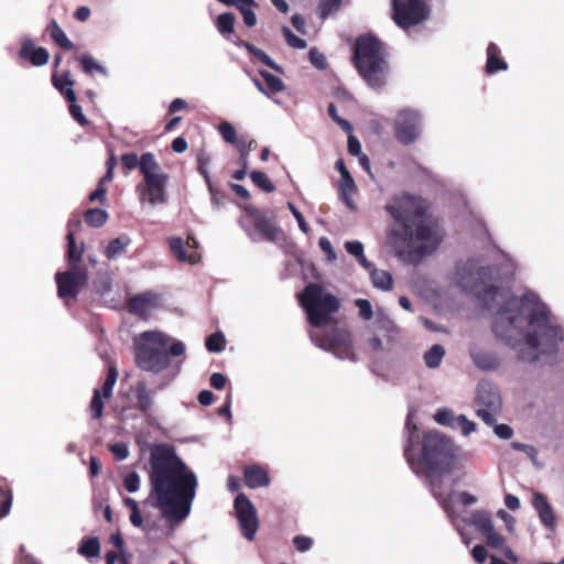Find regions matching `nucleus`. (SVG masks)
Masks as SVG:
<instances>
[{"mask_svg":"<svg viewBox=\"0 0 564 564\" xmlns=\"http://www.w3.org/2000/svg\"><path fill=\"white\" fill-rule=\"evenodd\" d=\"M474 275L476 279L469 281L460 274L459 284L465 291L474 293L488 310L495 308L496 297L503 300L492 324V330L498 338L513 346L514 337L522 335L517 323L520 318H525L530 330L524 334V346L519 350V359L534 362L541 355H553L557 351L558 344L563 340V330L552 322L550 311L544 304L532 301L527 295L517 297L498 286L486 284L485 281L491 279L489 267H478Z\"/></svg>","mask_w":564,"mask_h":564,"instance_id":"f257e3e1","label":"nucleus"},{"mask_svg":"<svg viewBox=\"0 0 564 564\" xmlns=\"http://www.w3.org/2000/svg\"><path fill=\"white\" fill-rule=\"evenodd\" d=\"M430 209L427 199L408 193L402 194L395 204L386 206L395 220L388 231L387 243L401 260L417 262L442 242L438 220Z\"/></svg>","mask_w":564,"mask_h":564,"instance_id":"f03ea898","label":"nucleus"},{"mask_svg":"<svg viewBox=\"0 0 564 564\" xmlns=\"http://www.w3.org/2000/svg\"><path fill=\"white\" fill-rule=\"evenodd\" d=\"M149 463L151 492L156 497L158 507L169 521L182 522L189 514L195 498V474L167 444L154 445Z\"/></svg>","mask_w":564,"mask_h":564,"instance_id":"7ed1b4c3","label":"nucleus"},{"mask_svg":"<svg viewBox=\"0 0 564 564\" xmlns=\"http://www.w3.org/2000/svg\"><path fill=\"white\" fill-rule=\"evenodd\" d=\"M311 326L321 328L330 326L328 330L311 332L312 341L319 348L334 354L339 359L356 361L351 333L338 325L334 316L340 310V300L327 292L321 284L310 283L299 295Z\"/></svg>","mask_w":564,"mask_h":564,"instance_id":"20e7f679","label":"nucleus"},{"mask_svg":"<svg viewBox=\"0 0 564 564\" xmlns=\"http://www.w3.org/2000/svg\"><path fill=\"white\" fill-rule=\"evenodd\" d=\"M417 437V427L414 425L404 447V458L415 474H423L430 480L443 477L458 467L459 447L437 431L424 432L421 440V452H414V438Z\"/></svg>","mask_w":564,"mask_h":564,"instance_id":"39448f33","label":"nucleus"},{"mask_svg":"<svg viewBox=\"0 0 564 564\" xmlns=\"http://www.w3.org/2000/svg\"><path fill=\"white\" fill-rule=\"evenodd\" d=\"M388 45L371 33L359 35L352 47L351 62L359 76L372 89L386 86L390 73Z\"/></svg>","mask_w":564,"mask_h":564,"instance_id":"423d86ee","label":"nucleus"},{"mask_svg":"<svg viewBox=\"0 0 564 564\" xmlns=\"http://www.w3.org/2000/svg\"><path fill=\"white\" fill-rule=\"evenodd\" d=\"M159 330H147L133 339L134 362L137 367L154 375L161 373L171 366V357L184 355L185 346Z\"/></svg>","mask_w":564,"mask_h":564,"instance_id":"0eeeda50","label":"nucleus"},{"mask_svg":"<svg viewBox=\"0 0 564 564\" xmlns=\"http://www.w3.org/2000/svg\"><path fill=\"white\" fill-rule=\"evenodd\" d=\"M465 523L480 532L488 546L501 550L507 560L512 563H518V556L506 545V538L496 531L492 518L487 511L476 510L471 512V514L465 519Z\"/></svg>","mask_w":564,"mask_h":564,"instance_id":"6e6552de","label":"nucleus"},{"mask_svg":"<svg viewBox=\"0 0 564 564\" xmlns=\"http://www.w3.org/2000/svg\"><path fill=\"white\" fill-rule=\"evenodd\" d=\"M391 19L402 30L422 23L429 17L425 0H391Z\"/></svg>","mask_w":564,"mask_h":564,"instance_id":"1a4fd4ad","label":"nucleus"},{"mask_svg":"<svg viewBox=\"0 0 564 564\" xmlns=\"http://www.w3.org/2000/svg\"><path fill=\"white\" fill-rule=\"evenodd\" d=\"M55 282L58 297L65 303L69 300L75 301L88 282V271L87 269L68 268L67 271L55 274Z\"/></svg>","mask_w":564,"mask_h":564,"instance_id":"9d476101","label":"nucleus"},{"mask_svg":"<svg viewBox=\"0 0 564 564\" xmlns=\"http://www.w3.org/2000/svg\"><path fill=\"white\" fill-rule=\"evenodd\" d=\"M476 402L479 405L477 415L487 425H494L496 415L500 412L502 404L498 390L490 382H479L477 386Z\"/></svg>","mask_w":564,"mask_h":564,"instance_id":"9b49d317","label":"nucleus"},{"mask_svg":"<svg viewBox=\"0 0 564 564\" xmlns=\"http://www.w3.org/2000/svg\"><path fill=\"white\" fill-rule=\"evenodd\" d=\"M398 141L404 145L415 142L422 132V117L419 111L405 108L398 112L394 121Z\"/></svg>","mask_w":564,"mask_h":564,"instance_id":"f8f14e48","label":"nucleus"},{"mask_svg":"<svg viewBox=\"0 0 564 564\" xmlns=\"http://www.w3.org/2000/svg\"><path fill=\"white\" fill-rule=\"evenodd\" d=\"M234 508L241 534L248 541H252L259 529V520L254 506L245 494H238L235 498Z\"/></svg>","mask_w":564,"mask_h":564,"instance_id":"ddd939ff","label":"nucleus"},{"mask_svg":"<svg viewBox=\"0 0 564 564\" xmlns=\"http://www.w3.org/2000/svg\"><path fill=\"white\" fill-rule=\"evenodd\" d=\"M52 84L59 91V94L63 95L64 98L69 102V112L74 120H76L82 127L87 126L89 121L83 113L82 107L76 104V94L73 89L75 80L72 78L70 72H54L52 74Z\"/></svg>","mask_w":564,"mask_h":564,"instance_id":"4468645a","label":"nucleus"},{"mask_svg":"<svg viewBox=\"0 0 564 564\" xmlns=\"http://www.w3.org/2000/svg\"><path fill=\"white\" fill-rule=\"evenodd\" d=\"M169 175L144 178L137 185V193L141 203H149L152 206L165 204L167 202L166 184Z\"/></svg>","mask_w":564,"mask_h":564,"instance_id":"2eb2a0df","label":"nucleus"},{"mask_svg":"<svg viewBox=\"0 0 564 564\" xmlns=\"http://www.w3.org/2000/svg\"><path fill=\"white\" fill-rule=\"evenodd\" d=\"M243 212L248 217L252 219L254 228L263 239L269 241L276 239L279 228L274 223V215L269 217L264 212L260 210L253 205H246L243 207Z\"/></svg>","mask_w":564,"mask_h":564,"instance_id":"dca6fc26","label":"nucleus"},{"mask_svg":"<svg viewBox=\"0 0 564 564\" xmlns=\"http://www.w3.org/2000/svg\"><path fill=\"white\" fill-rule=\"evenodd\" d=\"M160 296L153 291H145L131 296L127 301V310L130 314L145 321L150 312L159 306Z\"/></svg>","mask_w":564,"mask_h":564,"instance_id":"f3484780","label":"nucleus"},{"mask_svg":"<svg viewBox=\"0 0 564 564\" xmlns=\"http://www.w3.org/2000/svg\"><path fill=\"white\" fill-rule=\"evenodd\" d=\"M169 246L178 261H187L189 263H197L200 256L197 251L198 241L189 234L184 242L181 237L169 238Z\"/></svg>","mask_w":564,"mask_h":564,"instance_id":"a211bd4d","label":"nucleus"},{"mask_svg":"<svg viewBox=\"0 0 564 564\" xmlns=\"http://www.w3.org/2000/svg\"><path fill=\"white\" fill-rule=\"evenodd\" d=\"M336 169L340 173L339 197L348 208L354 209L351 196L357 192L355 181L341 159L336 162Z\"/></svg>","mask_w":564,"mask_h":564,"instance_id":"6ab92c4d","label":"nucleus"},{"mask_svg":"<svg viewBox=\"0 0 564 564\" xmlns=\"http://www.w3.org/2000/svg\"><path fill=\"white\" fill-rule=\"evenodd\" d=\"M19 57L30 62L33 66H43L50 59L48 51L44 47H36L35 43L26 39L22 41L19 50Z\"/></svg>","mask_w":564,"mask_h":564,"instance_id":"aec40b11","label":"nucleus"},{"mask_svg":"<svg viewBox=\"0 0 564 564\" xmlns=\"http://www.w3.org/2000/svg\"><path fill=\"white\" fill-rule=\"evenodd\" d=\"M532 505L544 527L554 530L556 527V516L546 497L541 492H534Z\"/></svg>","mask_w":564,"mask_h":564,"instance_id":"412c9836","label":"nucleus"},{"mask_svg":"<svg viewBox=\"0 0 564 564\" xmlns=\"http://www.w3.org/2000/svg\"><path fill=\"white\" fill-rule=\"evenodd\" d=\"M243 480L247 487L254 489L268 486L270 476L260 465H249L243 469Z\"/></svg>","mask_w":564,"mask_h":564,"instance_id":"4be33fe9","label":"nucleus"},{"mask_svg":"<svg viewBox=\"0 0 564 564\" xmlns=\"http://www.w3.org/2000/svg\"><path fill=\"white\" fill-rule=\"evenodd\" d=\"M133 391L137 400L135 408L144 415H148L154 405V392L148 388L145 381H138Z\"/></svg>","mask_w":564,"mask_h":564,"instance_id":"5701e85b","label":"nucleus"},{"mask_svg":"<svg viewBox=\"0 0 564 564\" xmlns=\"http://www.w3.org/2000/svg\"><path fill=\"white\" fill-rule=\"evenodd\" d=\"M67 252H66V261L68 268H78V269H87L82 265V260L84 256V242L80 246H77L75 240V234L73 231H68L67 234Z\"/></svg>","mask_w":564,"mask_h":564,"instance_id":"b1692460","label":"nucleus"},{"mask_svg":"<svg viewBox=\"0 0 564 564\" xmlns=\"http://www.w3.org/2000/svg\"><path fill=\"white\" fill-rule=\"evenodd\" d=\"M507 68L508 64L501 57L500 48L496 43L490 42L487 46L486 72L488 74H495L500 70H506Z\"/></svg>","mask_w":564,"mask_h":564,"instance_id":"393cba45","label":"nucleus"},{"mask_svg":"<svg viewBox=\"0 0 564 564\" xmlns=\"http://www.w3.org/2000/svg\"><path fill=\"white\" fill-rule=\"evenodd\" d=\"M140 173L144 178L156 177L160 175H167L161 171V166L155 160L154 155L150 152L143 153L140 158L139 164Z\"/></svg>","mask_w":564,"mask_h":564,"instance_id":"a878e982","label":"nucleus"},{"mask_svg":"<svg viewBox=\"0 0 564 564\" xmlns=\"http://www.w3.org/2000/svg\"><path fill=\"white\" fill-rule=\"evenodd\" d=\"M237 46L245 47L250 54H252L258 61L263 63L265 66L274 69L275 72L282 73V67L279 66L264 51L258 48L252 43L238 40L234 41Z\"/></svg>","mask_w":564,"mask_h":564,"instance_id":"bb28decb","label":"nucleus"},{"mask_svg":"<svg viewBox=\"0 0 564 564\" xmlns=\"http://www.w3.org/2000/svg\"><path fill=\"white\" fill-rule=\"evenodd\" d=\"M46 32L52 39V41L58 45L61 48L70 51L74 48L73 42L67 37L65 32L58 25L56 20H51L46 26Z\"/></svg>","mask_w":564,"mask_h":564,"instance_id":"cd10ccee","label":"nucleus"},{"mask_svg":"<svg viewBox=\"0 0 564 564\" xmlns=\"http://www.w3.org/2000/svg\"><path fill=\"white\" fill-rule=\"evenodd\" d=\"M75 59L79 63L80 69L89 76L95 73L107 75V69L89 54L75 55Z\"/></svg>","mask_w":564,"mask_h":564,"instance_id":"c85d7f7f","label":"nucleus"},{"mask_svg":"<svg viewBox=\"0 0 564 564\" xmlns=\"http://www.w3.org/2000/svg\"><path fill=\"white\" fill-rule=\"evenodd\" d=\"M258 73L263 79L265 96L270 97L284 90L285 85L280 77L264 69H259Z\"/></svg>","mask_w":564,"mask_h":564,"instance_id":"c756f323","label":"nucleus"},{"mask_svg":"<svg viewBox=\"0 0 564 564\" xmlns=\"http://www.w3.org/2000/svg\"><path fill=\"white\" fill-rule=\"evenodd\" d=\"M371 282L375 288L390 291L393 288V279L390 272L380 269H373L370 272Z\"/></svg>","mask_w":564,"mask_h":564,"instance_id":"7c9ffc66","label":"nucleus"},{"mask_svg":"<svg viewBox=\"0 0 564 564\" xmlns=\"http://www.w3.org/2000/svg\"><path fill=\"white\" fill-rule=\"evenodd\" d=\"M86 224L94 228L102 227L108 220V213L100 208H89L84 214Z\"/></svg>","mask_w":564,"mask_h":564,"instance_id":"2f4dec72","label":"nucleus"},{"mask_svg":"<svg viewBox=\"0 0 564 564\" xmlns=\"http://www.w3.org/2000/svg\"><path fill=\"white\" fill-rule=\"evenodd\" d=\"M130 243V239L127 236H121L109 241L105 256L107 259L112 260L119 257Z\"/></svg>","mask_w":564,"mask_h":564,"instance_id":"473e14b6","label":"nucleus"},{"mask_svg":"<svg viewBox=\"0 0 564 564\" xmlns=\"http://www.w3.org/2000/svg\"><path fill=\"white\" fill-rule=\"evenodd\" d=\"M471 358L477 367L485 370H491L499 366L498 359L488 352L473 351Z\"/></svg>","mask_w":564,"mask_h":564,"instance_id":"72a5a7b5","label":"nucleus"},{"mask_svg":"<svg viewBox=\"0 0 564 564\" xmlns=\"http://www.w3.org/2000/svg\"><path fill=\"white\" fill-rule=\"evenodd\" d=\"M236 18L232 13L226 12L218 15L216 21V26L219 33L226 36L228 40L230 39V34L234 33Z\"/></svg>","mask_w":564,"mask_h":564,"instance_id":"f704fd0d","label":"nucleus"},{"mask_svg":"<svg viewBox=\"0 0 564 564\" xmlns=\"http://www.w3.org/2000/svg\"><path fill=\"white\" fill-rule=\"evenodd\" d=\"M341 0H318L317 13L321 20L337 13L341 7Z\"/></svg>","mask_w":564,"mask_h":564,"instance_id":"c9c22d12","label":"nucleus"},{"mask_svg":"<svg viewBox=\"0 0 564 564\" xmlns=\"http://www.w3.org/2000/svg\"><path fill=\"white\" fill-rule=\"evenodd\" d=\"M445 355V349L443 346L436 344L433 345L425 354H424V361L425 365L431 368H437Z\"/></svg>","mask_w":564,"mask_h":564,"instance_id":"e433bc0d","label":"nucleus"},{"mask_svg":"<svg viewBox=\"0 0 564 564\" xmlns=\"http://www.w3.org/2000/svg\"><path fill=\"white\" fill-rule=\"evenodd\" d=\"M78 552L85 557H96L100 553V543L98 538L93 536L84 540Z\"/></svg>","mask_w":564,"mask_h":564,"instance_id":"4c0bfd02","label":"nucleus"},{"mask_svg":"<svg viewBox=\"0 0 564 564\" xmlns=\"http://www.w3.org/2000/svg\"><path fill=\"white\" fill-rule=\"evenodd\" d=\"M252 183L265 193H272L275 191L274 184L269 180L267 174L262 171H252L250 173Z\"/></svg>","mask_w":564,"mask_h":564,"instance_id":"58836bf2","label":"nucleus"},{"mask_svg":"<svg viewBox=\"0 0 564 564\" xmlns=\"http://www.w3.org/2000/svg\"><path fill=\"white\" fill-rule=\"evenodd\" d=\"M105 403L99 389L94 390V394L89 404V412L93 420H100L104 415Z\"/></svg>","mask_w":564,"mask_h":564,"instance_id":"ea45409f","label":"nucleus"},{"mask_svg":"<svg viewBox=\"0 0 564 564\" xmlns=\"http://www.w3.org/2000/svg\"><path fill=\"white\" fill-rule=\"evenodd\" d=\"M118 379V371L115 366H110L108 368L107 377L104 381L102 388H101V395L105 399H110L112 397V390Z\"/></svg>","mask_w":564,"mask_h":564,"instance_id":"a19ab883","label":"nucleus"},{"mask_svg":"<svg viewBox=\"0 0 564 564\" xmlns=\"http://www.w3.org/2000/svg\"><path fill=\"white\" fill-rule=\"evenodd\" d=\"M226 345V339L223 333L217 332L212 335H209L206 338L205 346L208 351L210 352H220L224 350Z\"/></svg>","mask_w":564,"mask_h":564,"instance_id":"79ce46f5","label":"nucleus"},{"mask_svg":"<svg viewBox=\"0 0 564 564\" xmlns=\"http://www.w3.org/2000/svg\"><path fill=\"white\" fill-rule=\"evenodd\" d=\"M434 420L444 426L456 427V416L451 409L442 408L434 414Z\"/></svg>","mask_w":564,"mask_h":564,"instance_id":"37998d69","label":"nucleus"},{"mask_svg":"<svg viewBox=\"0 0 564 564\" xmlns=\"http://www.w3.org/2000/svg\"><path fill=\"white\" fill-rule=\"evenodd\" d=\"M217 129L224 141L229 144H234L239 139L235 127L228 121L220 122Z\"/></svg>","mask_w":564,"mask_h":564,"instance_id":"c03bdc74","label":"nucleus"},{"mask_svg":"<svg viewBox=\"0 0 564 564\" xmlns=\"http://www.w3.org/2000/svg\"><path fill=\"white\" fill-rule=\"evenodd\" d=\"M282 34L289 46L303 50L307 46L306 41L296 36L288 26L282 28Z\"/></svg>","mask_w":564,"mask_h":564,"instance_id":"a18cd8bd","label":"nucleus"},{"mask_svg":"<svg viewBox=\"0 0 564 564\" xmlns=\"http://www.w3.org/2000/svg\"><path fill=\"white\" fill-rule=\"evenodd\" d=\"M328 115L345 132L351 133V131H352L351 123L348 120L343 119L341 117L338 116L337 109L334 104H329Z\"/></svg>","mask_w":564,"mask_h":564,"instance_id":"49530a36","label":"nucleus"},{"mask_svg":"<svg viewBox=\"0 0 564 564\" xmlns=\"http://www.w3.org/2000/svg\"><path fill=\"white\" fill-rule=\"evenodd\" d=\"M108 182L109 181H104V177H101L99 180L96 189L94 192H91L88 196V200L90 203H94L96 200L100 202L101 204L105 203L106 194H107V188H106L105 184Z\"/></svg>","mask_w":564,"mask_h":564,"instance_id":"de8ad7c7","label":"nucleus"},{"mask_svg":"<svg viewBox=\"0 0 564 564\" xmlns=\"http://www.w3.org/2000/svg\"><path fill=\"white\" fill-rule=\"evenodd\" d=\"M12 505V495L8 489L0 488V519L8 514Z\"/></svg>","mask_w":564,"mask_h":564,"instance_id":"09e8293b","label":"nucleus"},{"mask_svg":"<svg viewBox=\"0 0 564 564\" xmlns=\"http://www.w3.org/2000/svg\"><path fill=\"white\" fill-rule=\"evenodd\" d=\"M356 306L359 308V316L364 321H370L373 316L371 303L365 299H358L355 302Z\"/></svg>","mask_w":564,"mask_h":564,"instance_id":"8fccbe9b","label":"nucleus"},{"mask_svg":"<svg viewBox=\"0 0 564 564\" xmlns=\"http://www.w3.org/2000/svg\"><path fill=\"white\" fill-rule=\"evenodd\" d=\"M129 560L130 555L127 552L109 551L106 554V564H130Z\"/></svg>","mask_w":564,"mask_h":564,"instance_id":"3c124183","label":"nucleus"},{"mask_svg":"<svg viewBox=\"0 0 564 564\" xmlns=\"http://www.w3.org/2000/svg\"><path fill=\"white\" fill-rule=\"evenodd\" d=\"M456 427L462 430L464 435H469L475 432L476 423L468 420L464 414L456 416Z\"/></svg>","mask_w":564,"mask_h":564,"instance_id":"603ef678","label":"nucleus"},{"mask_svg":"<svg viewBox=\"0 0 564 564\" xmlns=\"http://www.w3.org/2000/svg\"><path fill=\"white\" fill-rule=\"evenodd\" d=\"M121 164L124 169L131 171L135 167H139L140 158L134 152L124 153L120 158Z\"/></svg>","mask_w":564,"mask_h":564,"instance_id":"864d4df0","label":"nucleus"},{"mask_svg":"<svg viewBox=\"0 0 564 564\" xmlns=\"http://www.w3.org/2000/svg\"><path fill=\"white\" fill-rule=\"evenodd\" d=\"M123 485L129 492H135L140 487V476L138 473H129L123 479Z\"/></svg>","mask_w":564,"mask_h":564,"instance_id":"5fc2aeb1","label":"nucleus"},{"mask_svg":"<svg viewBox=\"0 0 564 564\" xmlns=\"http://www.w3.org/2000/svg\"><path fill=\"white\" fill-rule=\"evenodd\" d=\"M210 196H212V203L216 205L217 207L224 205L228 198L227 194L223 191L218 189L214 184H209L208 186Z\"/></svg>","mask_w":564,"mask_h":564,"instance_id":"6e6d98bb","label":"nucleus"},{"mask_svg":"<svg viewBox=\"0 0 564 564\" xmlns=\"http://www.w3.org/2000/svg\"><path fill=\"white\" fill-rule=\"evenodd\" d=\"M110 452L117 460H123L128 457L129 451L124 443H115L109 446Z\"/></svg>","mask_w":564,"mask_h":564,"instance_id":"4d7b16f0","label":"nucleus"},{"mask_svg":"<svg viewBox=\"0 0 564 564\" xmlns=\"http://www.w3.org/2000/svg\"><path fill=\"white\" fill-rule=\"evenodd\" d=\"M293 544L299 552H306L313 545V540L305 535H296L293 539Z\"/></svg>","mask_w":564,"mask_h":564,"instance_id":"13d9d810","label":"nucleus"},{"mask_svg":"<svg viewBox=\"0 0 564 564\" xmlns=\"http://www.w3.org/2000/svg\"><path fill=\"white\" fill-rule=\"evenodd\" d=\"M308 58L311 63L319 69H324L326 67V58L319 53L315 47L311 48L308 52Z\"/></svg>","mask_w":564,"mask_h":564,"instance_id":"bf43d9fd","label":"nucleus"},{"mask_svg":"<svg viewBox=\"0 0 564 564\" xmlns=\"http://www.w3.org/2000/svg\"><path fill=\"white\" fill-rule=\"evenodd\" d=\"M289 209L291 210L292 215L296 219L300 229L303 232L307 234L308 230H310V227H308L307 223L305 221L304 216L302 215V213L292 203H289Z\"/></svg>","mask_w":564,"mask_h":564,"instance_id":"052dcab7","label":"nucleus"},{"mask_svg":"<svg viewBox=\"0 0 564 564\" xmlns=\"http://www.w3.org/2000/svg\"><path fill=\"white\" fill-rule=\"evenodd\" d=\"M239 12L242 15L243 23L248 28H252L257 24V15H256L254 11L252 10V8H240Z\"/></svg>","mask_w":564,"mask_h":564,"instance_id":"680f3d73","label":"nucleus"},{"mask_svg":"<svg viewBox=\"0 0 564 564\" xmlns=\"http://www.w3.org/2000/svg\"><path fill=\"white\" fill-rule=\"evenodd\" d=\"M319 248L323 250V252L326 253L327 259L329 261H333L336 259L335 250L330 243V241L326 237H322L318 241Z\"/></svg>","mask_w":564,"mask_h":564,"instance_id":"e2e57ef3","label":"nucleus"},{"mask_svg":"<svg viewBox=\"0 0 564 564\" xmlns=\"http://www.w3.org/2000/svg\"><path fill=\"white\" fill-rule=\"evenodd\" d=\"M345 248L348 253L355 256L356 258H359L364 254V246L360 241H347L345 243Z\"/></svg>","mask_w":564,"mask_h":564,"instance_id":"0e129e2a","label":"nucleus"},{"mask_svg":"<svg viewBox=\"0 0 564 564\" xmlns=\"http://www.w3.org/2000/svg\"><path fill=\"white\" fill-rule=\"evenodd\" d=\"M347 148H348V152L349 154L354 155V156H357V155H361V144L359 142V140L349 133V137H348V144H347Z\"/></svg>","mask_w":564,"mask_h":564,"instance_id":"69168bd1","label":"nucleus"},{"mask_svg":"<svg viewBox=\"0 0 564 564\" xmlns=\"http://www.w3.org/2000/svg\"><path fill=\"white\" fill-rule=\"evenodd\" d=\"M226 382L227 378L220 372H214L209 379L210 386L217 390H221L223 388H225Z\"/></svg>","mask_w":564,"mask_h":564,"instance_id":"338daca9","label":"nucleus"},{"mask_svg":"<svg viewBox=\"0 0 564 564\" xmlns=\"http://www.w3.org/2000/svg\"><path fill=\"white\" fill-rule=\"evenodd\" d=\"M494 430L496 435L502 440H509L513 435L512 429L507 424H496Z\"/></svg>","mask_w":564,"mask_h":564,"instance_id":"774afa93","label":"nucleus"}]
</instances>
